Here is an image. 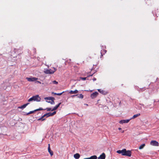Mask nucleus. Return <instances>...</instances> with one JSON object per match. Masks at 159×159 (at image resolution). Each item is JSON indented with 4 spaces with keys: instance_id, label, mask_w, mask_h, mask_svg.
I'll return each instance as SVG.
<instances>
[{
    "instance_id": "obj_14",
    "label": "nucleus",
    "mask_w": 159,
    "mask_h": 159,
    "mask_svg": "<svg viewBox=\"0 0 159 159\" xmlns=\"http://www.w3.org/2000/svg\"><path fill=\"white\" fill-rule=\"evenodd\" d=\"M61 104V103L60 102L57 105H56L55 106L53 109L51 110L52 111L56 110L60 106V104Z\"/></svg>"
},
{
    "instance_id": "obj_33",
    "label": "nucleus",
    "mask_w": 159,
    "mask_h": 159,
    "mask_svg": "<svg viewBox=\"0 0 159 159\" xmlns=\"http://www.w3.org/2000/svg\"><path fill=\"white\" fill-rule=\"evenodd\" d=\"M38 109L39 110V111L42 110H43V108H39Z\"/></svg>"
},
{
    "instance_id": "obj_35",
    "label": "nucleus",
    "mask_w": 159,
    "mask_h": 159,
    "mask_svg": "<svg viewBox=\"0 0 159 159\" xmlns=\"http://www.w3.org/2000/svg\"><path fill=\"white\" fill-rule=\"evenodd\" d=\"M39 111V110L38 109H37L34 110V111L35 112V111Z\"/></svg>"
},
{
    "instance_id": "obj_3",
    "label": "nucleus",
    "mask_w": 159,
    "mask_h": 159,
    "mask_svg": "<svg viewBox=\"0 0 159 159\" xmlns=\"http://www.w3.org/2000/svg\"><path fill=\"white\" fill-rule=\"evenodd\" d=\"M56 113V111H54L52 113L49 112L48 113H46L44 114L43 116L45 117L46 116L47 117H48L50 116H52L55 114Z\"/></svg>"
},
{
    "instance_id": "obj_1",
    "label": "nucleus",
    "mask_w": 159,
    "mask_h": 159,
    "mask_svg": "<svg viewBox=\"0 0 159 159\" xmlns=\"http://www.w3.org/2000/svg\"><path fill=\"white\" fill-rule=\"evenodd\" d=\"M41 100L40 98L38 95H36L33 96L32 97L29 99L28 101V102H30L32 101H35L36 102H40Z\"/></svg>"
},
{
    "instance_id": "obj_5",
    "label": "nucleus",
    "mask_w": 159,
    "mask_h": 159,
    "mask_svg": "<svg viewBox=\"0 0 159 159\" xmlns=\"http://www.w3.org/2000/svg\"><path fill=\"white\" fill-rule=\"evenodd\" d=\"M150 144L152 146H157L159 145V143L155 140H152L150 142Z\"/></svg>"
},
{
    "instance_id": "obj_39",
    "label": "nucleus",
    "mask_w": 159,
    "mask_h": 159,
    "mask_svg": "<svg viewBox=\"0 0 159 159\" xmlns=\"http://www.w3.org/2000/svg\"><path fill=\"white\" fill-rule=\"evenodd\" d=\"M92 75H91L90 76H92Z\"/></svg>"
},
{
    "instance_id": "obj_6",
    "label": "nucleus",
    "mask_w": 159,
    "mask_h": 159,
    "mask_svg": "<svg viewBox=\"0 0 159 159\" xmlns=\"http://www.w3.org/2000/svg\"><path fill=\"white\" fill-rule=\"evenodd\" d=\"M98 94V93L97 92H95L94 93H93L91 95V97L92 99L94 98L97 96Z\"/></svg>"
},
{
    "instance_id": "obj_37",
    "label": "nucleus",
    "mask_w": 159,
    "mask_h": 159,
    "mask_svg": "<svg viewBox=\"0 0 159 159\" xmlns=\"http://www.w3.org/2000/svg\"><path fill=\"white\" fill-rule=\"evenodd\" d=\"M118 129H119V130H121V128H118Z\"/></svg>"
},
{
    "instance_id": "obj_22",
    "label": "nucleus",
    "mask_w": 159,
    "mask_h": 159,
    "mask_svg": "<svg viewBox=\"0 0 159 159\" xmlns=\"http://www.w3.org/2000/svg\"><path fill=\"white\" fill-rule=\"evenodd\" d=\"M78 98L81 99H83L84 98V95L82 94H80V95H78V96H77Z\"/></svg>"
},
{
    "instance_id": "obj_40",
    "label": "nucleus",
    "mask_w": 159,
    "mask_h": 159,
    "mask_svg": "<svg viewBox=\"0 0 159 159\" xmlns=\"http://www.w3.org/2000/svg\"><path fill=\"white\" fill-rule=\"evenodd\" d=\"M0 55H2V54H0Z\"/></svg>"
},
{
    "instance_id": "obj_16",
    "label": "nucleus",
    "mask_w": 159,
    "mask_h": 159,
    "mask_svg": "<svg viewBox=\"0 0 159 159\" xmlns=\"http://www.w3.org/2000/svg\"><path fill=\"white\" fill-rule=\"evenodd\" d=\"M78 93V91L75 89L74 91L70 90L69 92V93L70 94H76Z\"/></svg>"
},
{
    "instance_id": "obj_2",
    "label": "nucleus",
    "mask_w": 159,
    "mask_h": 159,
    "mask_svg": "<svg viewBox=\"0 0 159 159\" xmlns=\"http://www.w3.org/2000/svg\"><path fill=\"white\" fill-rule=\"evenodd\" d=\"M53 70L52 69L47 70L45 71V72L47 74H53L57 70L56 68L53 67Z\"/></svg>"
},
{
    "instance_id": "obj_28",
    "label": "nucleus",
    "mask_w": 159,
    "mask_h": 159,
    "mask_svg": "<svg viewBox=\"0 0 159 159\" xmlns=\"http://www.w3.org/2000/svg\"><path fill=\"white\" fill-rule=\"evenodd\" d=\"M86 77H80V79L82 80H86Z\"/></svg>"
},
{
    "instance_id": "obj_27",
    "label": "nucleus",
    "mask_w": 159,
    "mask_h": 159,
    "mask_svg": "<svg viewBox=\"0 0 159 159\" xmlns=\"http://www.w3.org/2000/svg\"><path fill=\"white\" fill-rule=\"evenodd\" d=\"M52 83L53 84H57L58 83V82L56 80H54V81H52Z\"/></svg>"
},
{
    "instance_id": "obj_26",
    "label": "nucleus",
    "mask_w": 159,
    "mask_h": 159,
    "mask_svg": "<svg viewBox=\"0 0 159 159\" xmlns=\"http://www.w3.org/2000/svg\"><path fill=\"white\" fill-rule=\"evenodd\" d=\"M35 111H34H34H30L29 112L27 113L26 114V115H28L30 114H32V113H34Z\"/></svg>"
},
{
    "instance_id": "obj_9",
    "label": "nucleus",
    "mask_w": 159,
    "mask_h": 159,
    "mask_svg": "<svg viewBox=\"0 0 159 159\" xmlns=\"http://www.w3.org/2000/svg\"><path fill=\"white\" fill-rule=\"evenodd\" d=\"M125 149H123L122 150H119L116 151V152L119 154H121L123 156H124V152Z\"/></svg>"
},
{
    "instance_id": "obj_21",
    "label": "nucleus",
    "mask_w": 159,
    "mask_h": 159,
    "mask_svg": "<svg viewBox=\"0 0 159 159\" xmlns=\"http://www.w3.org/2000/svg\"><path fill=\"white\" fill-rule=\"evenodd\" d=\"M64 92H63L61 93H55L54 92H52V93L54 94L55 95L60 96V95H61L62 94V93H63Z\"/></svg>"
},
{
    "instance_id": "obj_13",
    "label": "nucleus",
    "mask_w": 159,
    "mask_h": 159,
    "mask_svg": "<svg viewBox=\"0 0 159 159\" xmlns=\"http://www.w3.org/2000/svg\"><path fill=\"white\" fill-rule=\"evenodd\" d=\"M98 90L100 93L103 94L105 95L107 93L106 92L104 91L103 90H102L101 89H98Z\"/></svg>"
},
{
    "instance_id": "obj_23",
    "label": "nucleus",
    "mask_w": 159,
    "mask_h": 159,
    "mask_svg": "<svg viewBox=\"0 0 159 159\" xmlns=\"http://www.w3.org/2000/svg\"><path fill=\"white\" fill-rule=\"evenodd\" d=\"M145 146V144H142L141 145H140L139 148V149H142L143 148H144V147Z\"/></svg>"
},
{
    "instance_id": "obj_10",
    "label": "nucleus",
    "mask_w": 159,
    "mask_h": 159,
    "mask_svg": "<svg viewBox=\"0 0 159 159\" xmlns=\"http://www.w3.org/2000/svg\"><path fill=\"white\" fill-rule=\"evenodd\" d=\"M106 155L104 153H103L101 154L99 157H98V159H105Z\"/></svg>"
},
{
    "instance_id": "obj_17",
    "label": "nucleus",
    "mask_w": 159,
    "mask_h": 159,
    "mask_svg": "<svg viewBox=\"0 0 159 159\" xmlns=\"http://www.w3.org/2000/svg\"><path fill=\"white\" fill-rule=\"evenodd\" d=\"M140 115V113H138L134 115L131 118H130V119L131 120L132 119H134L135 118L139 116Z\"/></svg>"
},
{
    "instance_id": "obj_32",
    "label": "nucleus",
    "mask_w": 159,
    "mask_h": 159,
    "mask_svg": "<svg viewBox=\"0 0 159 159\" xmlns=\"http://www.w3.org/2000/svg\"><path fill=\"white\" fill-rule=\"evenodd\" d=\"M139 105L142 106H143V107H145L144 106V105L143 104L140 103V104H139Z\"/></svg>"
},
{
    "instance_id": "obj_8",
    "label": "nucleus",
    "mask_w": 159,
    "mask_h": 159,
    "mask_svg": "<svg viewBox=\"0 0 159 159\" xmlns=\"http://www.w3.org/2000/svg\"><path fill=\"white\" fill-rule=\"evenodd\" d=\"M130 120L129 119L125 120H122L119 121V123L121 124H123V123H127L129 122V120Z\"/></svg>"
},
{
    "instance_id": "obj_25",
    "label": "nucleus",
    "mask_w": 159,
    "mask_h": 159,
    "mask_svg": "<svg viewBox=\"0 0 159 159\" xmlns=\"http://www.w3.org/2000/svg\"><path fill=\"white\" fill-rule=\"evenodd\" d=\"M44 117L43 116H42L41 118H39L37 120H42V121L44 120H45V119H43V118Z\"/></svg>"
},
{
    "instance_id": "obj_31",
    "label": "nucleus",
    "mask_w": 159,
    "mask_h": 159,
    "mask_svg": "<svg viewBox=\"0 0 159 159\" xmlns=\"http://www.w3.org/2000/svg\"><path fill=\"white\" fill-rule=\"evenodd\" d=\"M78 96V94H76V95H72L71 96V97L72 98H73L74 97H75V96Z\"/></svg>"
},
{
    "instance_id": "obj_11",
    "label": "nucleus",
    "mask_w": 159,
    "mask_h": 159,
    "mask_svg": "<svg viewBox=\"0 0 159 159\" xmlns=\"http://www.w3.org/2000/svg\"><path fill=\"white\" fill-rule=\"evenodd\" d=\"M48 145V152L50 154L51 156H52L53 154V152L52 151H51V150L50 148V144H49Z\"/></svg>"
},
{
    "instance_id": "obj_34",
    "label": "nucleus",
    "mask_w": 159,
    "mask_h": 159,
    "mask_svg": "<svg viewBox=\"0 0 159 159\" xmlns=\"http://www.w3.org/2000/svg\"><path fill=\"white\" fill-rule=\"evenodd\" d=\"M93 81H96V79L94 78L93 79Z\"/></svg>"
},
{
    "instance_id": "obj_18",
    "label": "nucleus",
    "mask_w": 159,
    "mask_h": 159,
    "mask_svg": "<svg viewBox=\"0 0 159 159\" xmlns=\"http://www.w3.org/2000/svg\"><path fill=\"white\" fill-rule=\"evenodd\" d=\"M45 100H54L55 98L53 97H46L44 98Z\"/></svg>"
},
{
    "instance_id": "obj_19",
    "label": "nucleus",
    "mask_w": 159,
    "mask_h": 159,
    "mask_svg": "<svg viewBox=\"0 0 159 159\" xmlns=\"http://www.w3.org/2000/svg\"><path fill=\"white\" fill-rule=\"evenodd\" d=\"M106 52H107L106 50H101V56L100 57V58H101V57L103 56V55L102 54V53L103 52H104L103 54H104L105 53H106Z\"/></svg>"
},
{
    "instance_id": "obj_7",
    "label": "nucleus",
    "mask_w": 159,
    "mask_h": 159,
    "mask_svg": "<svg viewBox=\"0 0 159 159\" xmlns=\"http://www.w3.org/2000/svg\"><path fill=\"white\" fill-rule=\"evenodd\" d=\"M28 81H34L37 80V78L35 77H32V78H29L27 77L26 78Z\"/></svg>"
},
{
    "instance_id": "obj_36",
    "label": "nucleus",
    "mask_w": 159,
    "mask_h": 159,
    "mask_svg": "<svg viewBox=\"0 0 159 159\" xmlns=\"http://www.w3.org/2000/svg\"><path fill=\"white\" fill-rule=\"evenodd\" d=\"M37 83H39V84H41V82H40V81H37Z\"/></svg>"
},
{
    "instance_id": "obj_20",
    "label": "nucleus",
    "mask_w": 159,
    "mask_h": 159,
    "mask_svg": "<svg viewBox=\"0 0 159 159\" xmlns=\"http://www.w3.org/2000/svg\"><path fill=\"white\" fill-rule=\"evenodd\" d=\"M97 157L96 155H93L89 157V159H97Z\"/></svg>"
},
{
    "instance_id": "obj_4",
    "label": "nucleus",
    "mask_w": 159,
    "mask_h": 159,
    "mask_svg": "<svg viewBox=\"0 0 159 159\" xmlns=\"http://www.w3.org/2000/svg\"><path fill=\"white\" fill-rule=\"evenodd\" d=\"M124 156H127L128 157H130L131 155V152L130 150L126 151V149H125Z\"/></svg>"
},
{
    "instance_id": "obj_15",
    "label": "nucleus",
    "mask_w": 159,
    "mask_h": 159,
    "mask_svg": "<svg viewBox=\"0 0 159 159\" xmlns=\"http://www.w3.org/2000/svg\"><path fill=\"white\" fill-rule=\"evenodd\" d=\"M80 157V155L78 153H76L74 155V157L76 159H79Z\"/></svg>"
},
{
    "instance_id": "obj_12",
    "label": "nucleus",
    "mask_w": 159,
    "mask_h": 159,
    "mask_svg": "<svg viewBox=\"0 0 159 159\" xmlns=\"http://www.w3.org/2000/svg\"><path fill=\"white\" fill-rule=\"evenodd\" d=\"M29 103H27L26 104H24L23 105L18 107L19 108H20L22 109V110L24 108H25L29 104Z\"/></svg>"
},
{
    "instance_id": "obj_29",
    "label": "nucleus",
    "mask_w": 159,
    "mask_h": 159,
    "mask_svg": "<svg viewBox=\"0 0 159 159\" xmlns=\"http://www.w3.org/2000/svg\"><path fill=\"white\" fill-rule=\"evenodd\" d=\"M46 109L48 111H50L52 110H51V109L50 108H47Z\"/></svg>"
},
{
    "instance_id": "obj_30",
    "label": "nucleus",
    "mask_w": 159,
    "mask_h": 159,
    "mask_svg": "<svg viewBox=\"0 0 159 159\" xmlns=\"http://www.w3.org/2000/svg\"><path fill=\"white\" fill-rule=\"evenodd\" d=\"M145 88H143L140 89L139 91L142 92L143 90H145Z\"/></svg>"
},
{
    "instance_id": "obj_38",
    "label": "nucleus",
    "mask_w": 159,
    "mask_h": 159,
    "mask_svg": "<svg viewBox=\"0 0 159 159\" xmlns=\"http://www.w3.org/2000/svg\"><path fill=\"white\" fill-rule=\"evenodd\" d=\"M124 130H123L122 131V133H124Z\"/></svg>"
},
{
    "instance_id": "obj_24",
    "label": "nucleus",
    "mask_w": 159,
    "mask_h": 159,
    "mask_svg": "<svg viewBox=\"0 0 159 159\" xmlns=\"http://www.w3.org/2000/svg\"><path fill=\"white\" fill-rule=\"evenodd\" d=\"M54 100H52L51 101H46V102L48 103H50L52 104H54Z\"/></svg>"
}]
</instances>
